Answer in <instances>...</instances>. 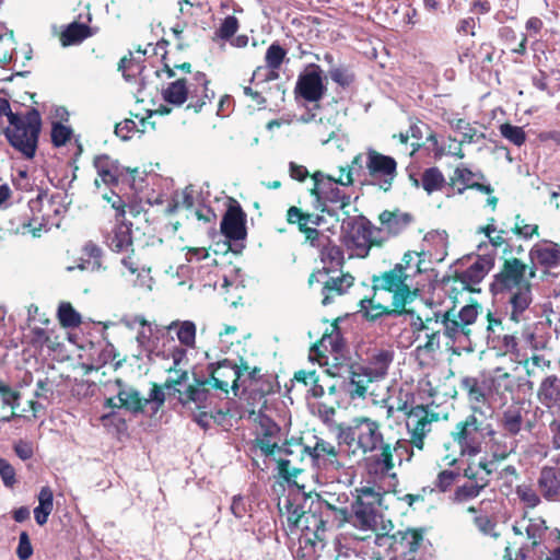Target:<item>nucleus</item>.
<instances>
[{"label":"nucleus","instance_id":"1","mask_svg":"<svg viewBox=\"0 0 560 560\" xmlns=\"http://www.w3.org/2000/svg\"><path fill=\"white\" fill-rule=\"evenodd\" d=\"M537 267L528 266L517 257L504 258L499 271L490 283L491 294L511 306L510 319L520 323L524 313L533 302L532 280L536 277Z\"/></svg>","mask_w":560,"mask_h":560},{"label":"nucleus","instance_id":"2","mask_svg":"<svg viewBox=\"0 0 560 560\" xmlns=\"http://www.w3.org/2000/svg\"><path fill=\"white\" fill-rule=\"evenodd\" d=\"M209 83L207 74L201 71H196L189 78H179L170 82L161 93L165 104H161L154 113L168 115L174 107H182L185 103H187L186 110L194 114L200 113L203 106L214 97V93L208 88Z\"/></svg>","mask_w":560,"mask_h":560},{"label":"nucleus","instance_id":"3","mask_svg":"<svg viewBox=\"0 0 560 560\" xmlns=\"http://www.w3.org/2000/svg\"><path fill=\"white\" fill-rule=\"evenodd\" d=\"M8 117L10 126L3 130L9 144L25 158H34L42 130V117L36 108L24 115L13 113L10 102L0 97V118Z\"/></svg>","mask_w":560,"mask_h":560},{"label":"nucleus","instance_id":"4","mask_svg":"<svg viewBox=\"0 0 560 560\" xmlns=\"http://www.w3.org/2000/svg\"><path fill=\"white\" fill-rule=\"evenodd\" d=\"M338 429L339 443L349 447L347 451L349 460L357 459L359 453L362 455L374 453L384 442L381 423L366 416L354 417L349 424H340Z\"/></svg>","mask_w":560,"mask_h":560},{"label":"nucleus","instance_id":"5","mask_svg":"<svg viewBox=\"0 0 560 560\" xmlns=\"http://www.w3.org/2000/svg\"><path fill=\"white\" fill-rule=\"evenodd\" d=\"M354 164L360 172V186H372L389 192L398 177V163L395 158L383 154L373 148L354 155Z\"/></svg>","mask_w":560,"mask_h":560},{"label":"nucleus","instance_id":"6","mask_svg":"<svg viewBox=\"0 0 560 560\" xmlns=\"http://www.w3.org/2000/svg\"><path fill=\"white\" fill-rule=\"evenodd\" d=\"M285 508L291 533L300 530L301 535L310 534L313 540H325L326 532L332 529L326 524L320 504L315 497H312V493L304 495L300 503L288 501Z\"/></svg>","mask_w":560,"mask_h":560},{"label":"nucleus","instance_id":"7","mask_svg":"<svg viewBox=\"0 0 560 560\" xmlns=\"http://www.w3.org/2000/svg\"><path fill=\"white\" fill-rule=\"evenodd\" d=\"M384 494L374 487L355 488V497L350 504L349 523L360 530L376 532L383 517Z\"/></svg>","mask_w":560,"mask_h":560},{"label":"nucleus","instance_id":"8","mask_svg":"<svg viewBox=\"0 0 560 560\" xmlns=\"http://www.w3.org/2000/svg\"><path fill=\"white\" fill-rule=\"evenodd\" d=\"M487 435H495V432L475 411L457 421L450 432L451 442L458 447L459 454L469 457L482 451Z\"/></svg>","mask_w":560,"mask_h":560},{"label":"nucleus","instance_id":"9","mask_svg":"<svg viewBox=\"0 0 560 560\" xmlns=\"http://www.w3.org/2000/svg\"><path fill=\"white\" fill-rule=\"evenodd\" d=\"M409 279L410 275L404 273L401 265H394L389 270L373 275L371 283L374 296L380 292H387L392 294V302L395 304L394 311L398 307L407 310L406 306L412 303L418 295V289L412 288L408 282Z\"/></svg>","mask_w":560,"mask_h":560},{"label":"nucleus","instance_id":"10","mask_svg":"<svg viewBox=\"0 0 560 560\" xmlns=\"http://www.w3.org/2000/svg\"><path fill=\"white\" fill-rule=\"evenodd\" d=\"M348 226L343 244L355 257L366 258L373 247H383L386 243V238L377 234V226L363 214L355 217Z\"/></svg>","mask_w":560,"mask_h":560},{"label":"nucleus","instance_id":"11","mask_svg":"<svg viewBox=\"0 0 560 560\" xmlns=\"http://www.w3.org/2000/svg\"><path fill=\"white\" fill-rule=\"evenodd\" d=\"M31 217L26 224L32 229L33 234L36 231L50 230L52 226H59L62 212V196L60 194H49L39 191L36 198L28 201Z\"/></svg>","mask_w":560,"mask_h":560},{"label":"nucleus","instance_id":"12","mask_svg":"<svg viewBox=\"0 0 560 560\" xmlns=\"http://www.w3.org/2000/svg\"><path fill=\"white\" fill-rule=\"evenodd\" d=\"M515 537L508 541L502 560H535V548L539 546L547 532L541 518L530 520L526 527V538L514 527Z\"/></svg>","mask_w":560,"mask_h":560},{"label":"nucleus","instance_id":"13","mask_svg":"<svg viewBox=\"0 0 560 560\" xmlns=\"http://www.w3.org/2000/svg\"><path fill=\"white\" fill-rule=\"evenodd\" d=\"M307 284L310 288L314 284H320V303L327 306L334 303L337 298L349 292L354 285V277L350 272L341 270L329 271V268H317L308 276Z\"/></svg>","mask_w":560,"mask_h":560},{"label":"nucleus","instance_id":"14","mask_svg":"<svg viewBox=\"0 0 560 560\" xmlns=\"http://www.w3.org/2000/svg\"><path fill=\"white\" fill-rule=\"evenodd\" d=\"M397 410L404 412L407 418L406 428L411 438V445L422 451L424 440L432 430V423L440 420L439 412L434 411L429 405L421 404L409 407L407 401L400 404Z\"/></svg>","mask_w":560,"mask_h":560},{"label":"nucleus","instance_id":"15","mask_svg":"<svg viewBox=\"0 0 560 560\" xmlns=\"http://www.w3.org/2000/svg\"><path fill=\"white\" fill-rule=\"evenodd\" d=\"M410 328L415 341L419 342L416 347L417 357H431L441 348L442 329L439 312L425 318L416 315L410 323Z\"/></svg>","mask_w":560,"mask_h":560},{"label":"nucleus","instance_id":"16","mask_svg":"<svg viewBox=\"0 0 560 560\" xmlns=\"http://www.w3.org/2000/svg\"><path fill=\"white\" fill-rule=\"evenodd\" d=\"M93 167L97 174L94 179L96 188H100L102 184L108 187L118 186L119 184L133 186L136 175L139 174L138 167H126L121 165L118 160L113 159L108 154L95 155L93 159Z\"/></svg>","mask_w":560,"mask_h":560},{"label":"nucleus","instance_id":"17","mask_svg":"<svg viewBox=\"0 0 560 560\" xmlns=\"http://www.w3.org/2000/svg\"><path fill=\"white\" fill-rule=\"evenodd\" d=\"M493 261L490 258L478 256V258L464 271H456L452 278L445 281L447 292L453 300L463 291L478 292L479 284L490 271Z\"/></svg>","mask_w":560,"mask_h":560},{"label":"nucleus","instance_id":"18","mask_svg":"<svg viewBox=\"0 0 560 560\" xmlns=\"http://www.w3.org/2000/svg\"><path fill=\"white\" fill-rule=\"evenodd\" d=\"M305 455L308 456V448L301 441H284L273 458L278 465V476L287 482L293 481L304 470L302 463Z\"/></svg>","mask_w":560,"mask_h":560},{"label":"nucleus","instance_id":"19","mask_svg":"<svg viewBox=\"0 0 560 560\" xmlns=\"http://www.w3.org/2000/svg\"><path fill=\"white\" fill-rule=\"evenodd\" d=\"M312 497L318 500L326 524L332 529H339L349 523V497L346 492L323 491Z\"/></svg>","mask_w":560,"mask_h":560},{"label":"nucleus","instance_id":"20","mask_svg":"<svg viewBox=\"0 0 560 560\" xmlns=\"http://www.w3.org/2000/svg\"><path fill=\"white\" fill-rule=\"evenodd\" d=\"M281 442V428L271 418L261 416L255 439L250 443V452L255 455L276 458Z\"/></svg>","mask_w":560,"mask_h":560},{"label":"nucleus","instance_id":"21","mask_svg":"<svg viewBox=\"0 0 560 560\" xmlns=\"http://www.w3.org/2000/svg\"><path fill=\"white\" fill-rule=\"evenodd\" d=\"M424 530L422 528H408L406 530H397L389 535L387 533L376 534L375 544L377 546L388 545L394 553L409 556L416 553L422 541Z\"/></svg>","mask_w":560,"mask_h":560},{"label":"nucleus","instance_id":"22","mask_svg":"<svg viewBox=\"0 0 560 560\" xmlns=\"http://www.w3.org/2000/svg\"><path fill=\"white\" fill-rule=\"evenodd\" d=\"M308 457L314 466L324 469L340 470L351 466L352 460L348 459L347 451L338 450L334 444L324 440L316 439L313 446H307Z\"/></svg>","mask_w":560,"mask_h":560},{"label":"nucleus","instance_id":"23","mask_svg":"<svg viewBox=\"0 0 560 560\" xmlns=\"http://www.w3.org/2000/svg\"><path fill=\"white\" fill-rule=\"evenodd\" d=\"M210 375V384L213 388L221 390L225 395L229 394L230 389L235 396L238 394L240 386V370H237V363L223 359L217 363H211L208 366Z\"/></svg>","mask_w":560,"mask_h":560},{"label":"nucleus","instance_id":"24","mask_svg":"<svg viewBox=\"0 0 560 560\" xmlns=\"http://www.w3.org/2000/svg\"><path fill=\"white\" fill-rule=\"evenodd\" d=\"M246 219L247 215L240 202L234 198H230L220 224L221 233L229 241L237 242L244 240L247 236Z\"/></svg>","mask_w":560,"mask_h":560},{"label":"nucleus","instance_id":"25","mask_svg":"<svg viewBox=\"0 0 560 560\" xmlns=\"http://www.w3.org/2000/svg\"><path fill=\"white\" fill-rule=\"evenodd\" d=\"M468 189H475L486 195L494 192V188L490 183L475 182L474 172L462 164L456 166L450 176L446 196L463 195Z\"/></svg>","mask_w":560,"mask_h":560},{"label":"nucleus","instance_id":"26","mask_svg":"<svg viewBox=\"0 0 560 560\" xmlns=\"http://www.w3.org/2000/svg\"><path fill=\"white\" fill-rule=\"evenodd\" d=\"M377 220L380 222L377 234L384 236L387 242L389 238L402 234L415 221V217L399 208H394L393 210H383L378 214Z\"/></svg>","mask_w":560,"mask_h":560},{"label":"nucleus","instance_id":"27","mask_svg":"<svg viewBox=\"0 0 560 560\" xmlns=\"http://www.w3.org/2000/svg\"><path fill=\"white\" fill-rule=\"evenodd\" d=\"M287 58V50L277 42L272 43L265 54V66H258L253 72L250 82L260 79L261 82H271L280 78V69Z\"/></svg>","mask_w":560,"mask_h":560},{"label":"nucleus","instance_id":"28","mask_svg":"<svg viewBox=\"0 0 560 560\" xmlns=\"http://www.w3.org/2000/svg\"><path fill=\"white\" fill-rule=\"evenodd\" d=\"M325 91L319 66L311 65L305 73L299 75L295 92L306 102L320 101Z\"/></svg>","mask_w":560,"mask_h":560},{"label":"nucleus","instance_id":"29","mask_svg":"<svg viewBox=\"0 0 560 560\" xmlns=\"http://www.w3.org/2000/svg\"><path fill=\"white\" fill-rule=\"evenodd\" d=\"M120 273L132 282L135 287L148 285L151 268L140 258L135 248L127 252V255L120 259Z\"/></svg>","mask_w":560,"mask_h":560},{"label":"nucleus","instance_id":"30","mask_svg":"<svg viewBox=\"0 0 560 560\" xmlns=\"http://www.w3.org/2000/svg\"><path fill=\"white\" fill-rule=\"evenodd\" d=\"M536 487L547 502H560V468L542 466L536 478Z\"/></svg>","mask_w":560,"mask_h":560},{"label":"nucleus","instance_id":"31","mask_svg":"<svg viewBox=\"0 0 560 560\" xmlns=\"http://www.w3.org/2000/svg\"><path fill=\"white\" fill-rule=\"evenodd\" d=\"M351 203L352 198L350 194H347L345 189L327 180V185L324 190V201L322 203L320 213L334 215L335 209H331L330 207H335L336 209L341 210L346 214H348V211L346 209Z\"/></svg>","mask_w":560,"mask_h":560},{"label":"nucleus","instance_id":"32","mask_svg":"<svg viewBox=\"0 0 560 560\" xmlns=\"http://www.w3.org/2000/svg\"><path fill=\"white\" fill-rule=\"evenodd\" d=\"M377 450H380L378 454L372 453L366 459L369 472L389 476L396 466L392 443L384 441Z\"/></svg>","mask_w":560,"mask_h":560},{"label":"nucleus","instance_id":"33","mask_svg":"<svg viewBox=\"0 0 560 560\" xmlns=\"http://www.w3.org/2000/svg\"><path fill=\"white\" fill-rule=\"evenodd\" d=\"M494 47L491 43H481L478 48H467L459 55V62L467 65L470 71L483 68L493 61Z\"/></svg>","mask_w":560,"mask_h":560},{"label":"nucleus","instance_id":"34","mask_svg":"<svg viewBox=\"0 0 560 560\" xmlns=\"http://www.w3.org/2000/svg\"><path fill=\"white\" fill-rule=\"evenodd\" d=\"M374 295L372 298H363L359 302L360 312L363 314V316L370 320L375 322L380 317L387 315V316H400L404 314H412L413 312L410 310H396L395 304L390 302L389 305H383L381 303L374 302Z\"/></svg>","mask_w":560,"mask_h":560},{"label":"nucleus","instance_id":"35","mask_svg":"<svg viewBox=\"0 0 560 560\" xmlns=\"http://www.w3.org/2000/svg\"><path fill=\"white\" fill-rule=\"evenodd\" d=\"M491 466L492 460H488L486 458L480 459L478 463L472 460L463 469L462 475L468 480L467 482L478 486L482 491L490 483L491 475L493 472Z\"/></svg>","mask_w":560,"mask_h":560},{"label":"nucleus","instance_id":"36","mask_svg":"<svg viewBox=\"0 0 560 560\" xmlns=\"http://www.w3.org/2000/svg\"><path fill=\"white\" fill-rule=\"evenodd\" d=\"M131 226L125 220L117 221L107 236V245L113 252L122 253L133 248Z\"/></svg>","mask_w":560,"mask_h":560},{"label":"nucleus","instance_id":"37","mask_svg":"<svg viewBox=\"0 0 560 560\" xmlns=\"http://www.w3.org/2000/svg\"><path fill=\"white\" fill-rule=\"evenodd\" d=\"M440 323L443 336L448 339L446 345H453L462 337L469 338L471 334V329H467L456 317L454 308L440 313Z\"/></svg>","mask_w":560,"mask_h":560},{"label":"nucleus","instance_id":"38","mask_svg":"<svg viewBox=\"0 0 560 560\" xmlns=\"http://www.w3.org/2000/svg\"><path fill=\"white\" fill-rule=\"evenodd\" d=\"M532 266L539 265L546 270L556 268L560 265V248L557 243L550 242L549 246L535 245L529 250Z\"/></svg>","mask_w":560,"mask_h":560},{"label":"nucleus","instance_id":"39","mask_svg":"<svg viewBox=\"0 0 560 560\" xmlns=\"http://www.w3.org/2000/svg\"><path fill=\"white\" fill-rule=\"evenodd\" d=\"M393 360L394 351L380 349L370 357L368 364L363 368L377 382L385 378Z\"/></svg>","mask_w":560,"mask_h":560},{"label":"nucleus","instance_id":"40","mask_svg":"<svg viewBox=\"0 0 560 560\" xmlns=\"http://www.w3.org/2000/svg\"><path fill=\"white\" fill-rule=\"evenodd\" d=\"M324 213H311L308 211H304L301 207L290 206L285 213V221L290 225H296L299 232L301 233L307 226H320L325 218Z\"/></svg>","mask_w":560,"mask_h":560},{"label":"nucleus","instance_id":"41","mask_svg":"<svg viewBox=\"0 0 560 560\" xmlns=\"http://www.w3.org/2000/svg\"><path fill=\"white\" fill-rule=\"evenodd\" d=\"M208 385H210L209 380H196V383L189 385L185 392L175 389L178 393V401L183 406L194 402L198 408H206V401L210 394Z\"/></svg>","mask_w":560,"mask_h":560},{"label":"nucleus","instance_id":"42","mask_svg":"<svg viewBox=\"0 0 560 560\" xmlns=\"http://www.w3.org/2000/svg\"><path fill=\"white\" fill-rule=\"evenodd\" d=\"M153 113L148 112L145 116H140L138 114L135 115V119L126 118L120 122L115 125V133L117 137L122 140L131 139L136 133H143L147 130L148 125L154 126L153 122H150L149 119L152 117Z\"/></svg>","mask_w":560,"mask_h":560},{"label":"nucleus","instance_id":"43","mask_svg":"<svg viewBox=\"0 0 560 560\" xmlns=\"http://www.w3.org/2000/svg\"><path fill=\"white\" fill-rule=\"evenodd\" d=\"M102 248L96 243L89 241L80 250L75 268L91 271L100 270L102 267Z\"/></svg>","mask_w":560,"mask_h":560},{"label":"nucleus","instance_id":"44","mask_svg":"<svg viewBox=\"0 0 560 560\" xmlns=\"http://www.w3.org/2000/svg\"><path fill=\"white\" fill-rule=\"evenodd\" d=\"M376 382L364 370L362 365L351 366L349 376V396L351 399H364L368 394L369 384Z\"/></svg>","mask_w":560,"mask_h":560},{"label":"nucleus","instance_id":"45","mask_svg":"<svg viewBox=\"0 0 560 560\" xmlns=\"http://www.w3.org/2000/svg\"><path fill=\"white\" fill-rule=\"evenodd\" d=\"M327 244H324L319 250V258L323 262L322 268H329V271L341 270L346 260L345 252L341 246L332 243L329 237H326Z\"/></svg>","mask_w":560,"mask_h":560},{"label":"nucleus","instance_id":"46","mask_svg":"<svg viewBox=\"0 0 560 560\" xmlns=\"http://www.w3.org/2000/svg\"><path fill=\"white\" fill-rule=\"evenodd\" d=\"M560 380L556 375L547 376L538 388V399L547 408L560 407Z\"/></svg>","mask_w":560,"mask_h":560},{"label":"nucleus","instance_id":"47","mask_svg":"<svg viewBox=\"0 0 560 560\" xmlns=\"http://www.w3.org/2000/svg\"><path fill=\"white\" fill-rule=\"evenodd\" d=\"M291 382H296L307 387V394L313 398H320L325 395L320 374L316 370H299L294 372Z\"/></svg>","mask_w":560,"mask_h":560},{"label":"nucleus","instance_id":"48","mask_svg":"<svg viewBox=\"0 0 560 560\" xmlns=\"http://www.w3.org/2000/svg\"><path fill=\"white\" fill-rule=\"evenodd\" d=\"M21 393L12 388L7 382L0 380V404L1 409H9L10 413L2 417L3 421H11L18 417L16 410L20 407Z\"/></svg>","mask_w":560,"mask_h":560},{"label":"nucleus","instance_id":"49","mask_svg":"<svg viewBox=\"0 0 560 560\" xmlns=\"http://www.w3.org/2000/svg\"><path fill=\"white\" fill-rule=\"evenodd\" d=\"M92 35L90 26L83 23H70L59 36L60 43L63 47L77 45Z\"/></svg>","mask_w":560,"mask_h":560},{"label":"nucleus","instance_id":"50","mask_svg":"<svg viewBox=\"0 0 560 560\" xmlns=\"http://www.w3.org/2000/svg\"><path fill=\"white\" fill-rule=\"evenodd\" d=\"M491 388L500 397L506 399V395L513 396L515 390L514 377L503 368H497L491 378Z\"/></svg>","mask_w":560,"mask_h":560},{"label":"nucleus","instance_id":"51","mask_svg":"<svg viewBox=\"0 0 560 560\" xmlns=\"http://www.w3.org/2000/svg\"><path fill=\"white\" fill-rule=\"evenodd\" d=\"M167 329L175 330L178 341L182 346L186 348H195L196 347V324L191 320H174L168 326Z\"/></svg>","mask_w":560,"mask_h":560},{"label":"nucleus","instance_id":"52","mask_svg":"<svg viewBox=\"0 0 560 560\" xmlns=\"http://www.w3.org/2000/svg\"><path fill=\"white\" fill-rule=\"evenodd\" d=\"M38 506L34 509V517L36 523L43 526L47 523L48 516L54 510V493L48 486L42 487L38 494Z\"/></svg>","mask_w":560,"mask_h":560},{"label":"nucleus","instance_id":"53","mask_svg":"<svg viewBox=\"0 0 560 560\" xmlns=\"http://www.w3.org/2000/svg\"><path fill=\"white\" fill-rule=\"evenodd\" d=\"M524 424L523 408L511 406L503 411L501 417V427L510 435H517Z\"/></svg>","mask_w":560,"mask_h":560},{"label":"nucleus","instance_id":"54","mask_svg":"<svg viewBox=\"0 0 560 560\" xmlns=\"http://www.w3.org/2000/svg\"><path fill=\"white\" fill-rule=\"evenodd\" d=\"M117 398L119 400V407L133 413L143 412L148 405V400H144V397L135 388L119 390Z\"/></svg>","mask_w":560,"mask_h":560},{"label":"nucleus","instance_id":"55","mask_svg":"<svg viewBox=\"0 0 560 560\" xmlns=\"http://www.w3.org/2000/svg\"><path fill=\"white\" fill-rule=\"evenodd\" d=\"M447 182L441 170L436 166L425 168L421 174V186L429 195L443 188L447 189Z\"/></svg>","mask_w":560,"mask_h":560},{"label":"nucleus","instance_id":"56","mask_svg":"<svg viewBox=\"0 0 560 560\" xmlns=\"http://www.w3.org/2000/svg\"><path fill=\"white\" fill-rule=\"evenodd\" d=\"M342 337L337 320L330 325V331L325 332L323 337L314 345V349L322 354V349L338 353L342 349Z\"/></svg>","mask_w":560,"mask_h":560},{"label":"nucleus","instance_id":"57","mask_svg":"<svg viewBox=\"0 0 560 560\" xmlns=\"http://www.w3.org/2000/svg\"><path fill=\"white\" fill-rule=\"evenodd\" d=\"M143 61L142 57H136L132 51H129L119 60L118 70L121 71L125 79L131 81L141 74L144 69Z\"/></svg>","mask_w":560,"mask_h":560},{"label":"nucleus","instance_id":"58","mask_svg":"<svg viewBox=\"0 0 560 560\" xmlns=\"http://www.w3.org/2000/svg\"><path fill=\"white\" fill-rule=\"evenodd\" d=\"M329 78L340 88L349 89L355 83L357 75L350 65L340 63L338 67L328 69Z\"/></svg>","mask_w":560,"mask_h":560},{"label":"nucleus","instance_id":"59","mask_svg":"<svg viewBox=\"0 0 560 560\" xmlns=\"http://www.w3.org/2000/svg\"><path fill=\"white\" fill-rule=\"evenodd\" d=\"M57 317L63 328H77L82 323L80 313L70 302H61L58 306Z\"/></svg>","mask_w":560,"mask_h":560},{"label":"nucleus","instance_id":"60","mask_svg":"<svg viewBox=\"0 0 560 560\" xmlns=\"http://www.w3.org/2000/svg\"><path fill=\"white\" fill-rule=\"evenodd\" d=\"M460 388L464 390L469 401L476 404H485L487 400L486 393L480 385V382L477 377L474 376H465L460 380Z\"/></svg>","mask_w":560,"mask_h":560},{"label":"nucleus","instance_id":"61","mask_svg":"<svg viewBox=\"0 0 560 560\" xmlns=\"http://www.w3.org/2000/svg\"><path fill=\"white\" fill-rule=\"evenodd\" d=\"M520 474L514 465H506L497 472L500 491L509 495L517 481Z\"/></svg>","mask_w":560,"mask_h":560},{"label":"nucleus","instance_id":"62","mask_svg":"<svg viewBox=\"0 0 560 560\" xmlns=\"http://www.w3.org/2000/svg\"><path fill=\"white\" fill-rule=\"evenodd\" d=\"M324 540H313L310 534L300 535L299 537V548L296 550L295 559L296 560H317V544L323 542Z\"/></svg>","mask_w":560,"mask_h":560},{"label":"nucleus","instance_id":"63","mask_svg":"<svg viewBox=\"0 0 560 560\" xmlns=\"http://www.w3.org/2000/svg\"><path fill=\"white\" fill-rule=\"evenodd\" d=\"M358 165L354 164V158L351 160L350 164L347 166H341L339 177H327V180L334 183L335 185L349 187L352 186L355 182L360 184V172H357Z\"/></svg>","mask_w":560,"mask_h":560},{"label":"nucleus","instance_id":"64","mask_svg":"<svg viewBox=\"0 0 560 560\" xmlns=\"http://www.w3.org/2000/svg\"><path fill=\"white\" fill-rule=\"evenodd\" d=\"M515 492L520 501L527 509H535L541 503V495L539 494L537 488L535 489L532 485L522 483L516 486Z\"/></svg>","mask_w":560,"mask_h":560}]
</instances>
